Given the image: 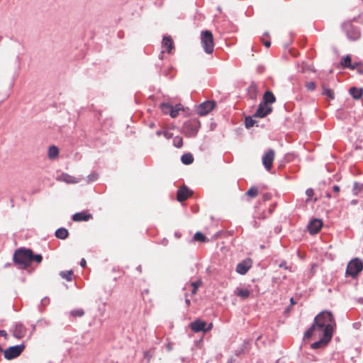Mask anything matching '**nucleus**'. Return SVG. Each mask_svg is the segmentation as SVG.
I'll return each mask as SVG.
<instances>
[{
    "label": "nucleus",
    "mask_w": 363,
    "mask_h": 363,
    "mask_svg": "<svg viewBox=\"0 0 363 363\" xmlns=\"http://www.w3.org/2000/svg\"><path fill=\"white\" fill-rule=\"evenodd\" d=\"M252 267V260L250 259H246L242 262L238 264L236 267V272L242 275L245 274L247 271Z\"/></svg>",
    "instance_id": "11"
},
{
    "label": "nucleus",
    "mask_w": 363,
    "mask_h": 363,
    "mask_svg": "<svg viewBox=\"0 0 363 363\" xmlns=\"http://www.w3.org/2000/svg\"><path fill=\"white\" fill-rule=\"evenodd\" d=\"M200 128V122L197 119H190L182 126V132L186 137H194Z\"/></svg>",
    "instance_id": "4"
},
{
    "label": "nucleus",
    "mask_w": 363,
    "mask_h": 363,
    "mask_svg": "<svg viewBox=\"0 0 363 363\" xmlns=\"http://www.w3.org/2000/svg\"><path fill=\"white\" fill-rule=\"evenodd\" d=\"M89 180H91V181H94V179H96V176L94 174L89 175Z\"/></svg>",
    "instance_id": "48"
},
{
    "label": "nucleus",
    "mask_w": 363,
    "mask_h": 363,
    "mask_svg": "<svg viewBox=\"0 0 363 363\" xmlns=\"http://www.w3.org/2000/svg\"><path fill=\"white\" fill-rule=\"evenodd\" d=\"M264 35H266V36L269 37V34H268L267 33H265V34H264Z\"/></svg>",
    "instance_id": "53"
},
{
    "label": "nucleus",
    "mask_w": 363,
    "mask_h": 363,
    "mask_svg": "<svg viewBox=\"0 0 363 363\" xmlns=\"http://www.w3.org/2000/svg\"><path fill=\"white\" fill-rule=\"evenodd\" d=\"M306 194L307 195L308 198L306 199V202H308V201L313 197L314 195V191L312 189H308L306 191Z\"/></svg>",
    "instance_id": "38"
},
{
    "label": "nucleus",
    "mask_w": 363,
    "mask_h": 363,
    "mask_svg": "<svg viewBox=\"0 0 363 363\" xmlns=\"http://www.w3.org/2000/svg\"><path fill=\"white\" fill-rule=\"evenodd\" d=\"M43 260V257L41 255H33V253L32 252V255H31V262L33 261V262H37L38 264H40Z\"/></svg>",
    "instance_id": "36"
},
{
    "label": "nucleus",
    "mask_w": 363,
    "mask_h": 363,
    "mask_svg": "<svg viewBox=\"0 0 363 363\" xmlns=\"http://www.w3.org/2000/svg\"><path fill=\"white\" fill-rule=\"evenodd\" d=\"M350 94L354 99H359L363 95V89L351 87L350 89Z\"/></svg>",
    "instance_id": "19"
},
{
    "label": "nucleus",
    "mask_w": 363,
    "mask_h": 363,
    "mask_svg": "<svg viewBox=\"0 0 363 363\" xmlns=\"http://www.w3.org/2000/svg\"><path fill=\"white\" fill-rule=\"evenodd\" d=\"M201 43L207 54H212L214 50L213 36L210 30H204L201 33Z\"/></svg>",
    "instance_id": "3"
},
{
    "label": "nucleus",
    "mask_w": 363,
    "mask_h": 363,
    "mask_svg": "<svg viewBox=\"0 0 363 363\" xmlns=\"http://www.w3.org/2000/svg\"><path fill=\"white\" fill-rule=\"evenodd\" d=\"M258 194L259 189L257 186H251L246 192V195L250 198H255Z\"/></svg>",
    "instance_id": "26"
},
{
    "label": "nucleus",
    "mask_w": 363,
    "mask_h": 363,
    "mask_svg": "<svg viewBox=\"0 0 363 363\" xmlns=\"http://www.w3.org/2000/svg\"><path fill=\"white\" fill-rule=\"evenodd\" d=\"M206 322L198 318L189 324V328L193 332L199 333L201 331L205 332V328L206 327Z\"/></svg>",
    "instance_id": "13"
},
{
    "label": "nucleus",
    "mask_w": 363,
    "mask_h": 363,
    "mask_svg": "<svg viewBox=\"0 0 363 363\" xmlns=\"http://www.w3.org/2000/svg\"><path fill=\"white\" fill-rule=\"evenodd\" d=\"M71 315L74 318L82 317L84 315V311L82 308L72 310L71 312Z\"/></svg>",
    "instance_id": "33"
},
{
    "label": "nucleus",
    "mask_w": 363,
    "mask_h": 363,
    "mask_svg": "<svg viewBox=\"0 0 363 363\" xmlns=\"http://www.w3.org/2000/svg\"><path fill=\"white\" fill-rule=\"evenodd\" d=\"M60 277L62 279H66L68 281H72V277L73 275V271L72 270H68V271H62L60 273Z\"/></svg>",
    "instance_id": "28"
},
{
    "label": "nucleus",
    "mask_w": 363,
    "mask_h": 363,
    "mask_svg": "<svg viewBox=\"0 0 363 363\" xmlns=\"http://www.w3.org/2000/svg\"><path fill=\"white\" fill-rule=\"evenodd\" d=\"M271 199V196L269 194H264L262 195V199L263 201H268Z\"/></svg>",
    "instance_id": "42"
},
{
    "label": "nucleus",
    "mask_w": 363,
    "mask_h": 363,
    "mask_svg": "<svg viewBox=\"0 0 363 363\" xmlns=\"http://www.w3.org/2000/svg\"><path fill=\"white\" fill-rule=\"evenodd\" d=\"M262 41L266 48H269L271 43L269 40H264V37L262 38Z\"/></svg>",
    "instance_id": "40"
},
{
    "label": "nucleus",
    "mask_w": 363,
    "mask_h": 363,
    "mask_svg": "<svg viewBox=\"0 0 363 363\" xmlns=\"http://www.w3.org/2000/svg\"><path fill=\"white\" fill-rule=\"evenodd\" d=\"M213 328V323H211L207 328H205V332L209 331Z\"/></svg>",
    "instance_id": "46"
},
{
    "label": "nucleus",
    "mask_w": 363,
    "mask_h": 363,
    "mask_svg": "<svg viewBox=\"0 0 363 363\" xmlns=\"http://www.w3.org/2000/svg\"><path fill=\"white\" fill-rule=\"evenodd\" d=\"M333 190L335 193H338L340 191V187L337 185H335L333 186Z\"/></svg>",
    "instance_id": "45"
},
{
    "label": "nucleus",
    "mask_w": 363,
    "mask_h": 363,
    "mask_svg": "<svg viewBox=\"0 0 363 363\" xmlns=\"http://www.w3.org/2000/svg\"><path fill=\"white\" fill-rule=\"evenodd\" d=\"M69 235L68 230L65 228H60L55 231V236L61 240L66 239Z\"/></svg>",
    "instance_id": "22"
},
{
    "label": "nucleus",
    "mask_w": 363,
    "mask_h": 363,
    "mask_svg": "<svg viewBox=\"0 0 363 363\" xmlns=\"http://www.w3.org/2000/svg\"><path fill=\"white\" fill-rule=\"evenodd\" d=\"M80 265H81L82 267H85L86 266V262L85 259L82 258V259H81Z\"/></svg>",
    "instance_id": "44"
},
{
    "label": "nucleus",
    "mask_w": 363,
    "mask_h": 363,
    "mask_svg": "<svg viewBox=\"0 0 363 363\" xmlns=\"http://www.w3.org/2000/svg\"><path fill=\"white\" fill-rule=\"evenodd\" d=\"M354 66H355V69H357L359 74H363V65L362 63H356Z\"/></svg>",
    "instance_id": "39"
},
{
    "label": "nucleus",
    "mask_w": 363,
    "mask_h": 363,
    "mask_svg": "<svg viewBox=\"0 0 363 363\" xmlns=\"http://www.w3.org/2000/svg\"><path fill=\"white\" fill-rule=\"evenodd\" d=\"M321 335L322 337L320 340L315 342L311 345V348L315 350L322 347H325L330 341L333 337L332 335H328L325 333H321Z\"/></svg>",
    "instance_id": "14"
},
{
    "label": "nucleus",
    "mask_w": 363,
    "mask_h": 363,
    "mask_svg": "<svg viewBox=\"0 0 363 363\" xmlns=\"http://www.w3.org/2000/svg\"><path fill=\"white\" fill-rule=\"evenodd\" d=\"M32 250L20 248L15 251L13 260L16 265L26 269L31 264Z\"/></svg>",
    "instance_id": "2"
},
{
    "label": "nucleus",
    "mask_w": 363,
    "mask_h": 363,
    "mask_svg": "<svg viewBox=\"0 0 363 363\" xmlns=\"http://www.w3.org/2000/svg\"><path fill=\"white\" fill-rule=\"evenodd\" d=\"M24 349V345L9 347L4 351V357L6 359H12L16 358L23 352Z\"/></svg>",
    "instance_id": "6"
},
{
    "label": "nucleus",
    "mask_w": 363,
    "mask_h": 363,
    "mask_svg": "<svg viewBox=\"0 0 363 363\" xmlns=\"http://www.w3.org/2000/svg\"><path fill=\"white\" fill-rule=\"evenodd\" d=\"M216 106L214 101H206L201 103L197 108V113L199 116H206L213 111Z\"/></svg>",
    "instance_id": "7"
},
{
    "label": "nucleus",
    "mask_w": 363,
    "mask_h": 363,
    "mask_svg": "<svg viewBox=\"0 0 363 363\" xmlns=\"http://www.w3.org/2000/svg\"><path fill=\"white\" fill-rule=\"evenodd\" d=\"M181 160L184 164H191L194 162V157L191 153H186L182 156Z\"/></svg>",
    "instance_id": "23"
},
{
    "label": "nucleus",
    "mask_w": 363,
    "mask_h": 363,
    "mask_svg": "<svg viewBox=\"0 0 363 363\" xmlns=\"http://www.w3.org/2000/svg\"><path fill=\"white\" fill-rule=\"evenodd\" d=\"M194 240L196 242H208V240L206 237L202 234L201 232H197L195 233L194 236Z\"/></svg>",
    "instance_id": "27"
},
{
    "label": "nucleus",
    "mask_w": 363,
    "mask_h": 363,
    "mask_svg": "<svg viewBox=\"0 0 363 363\" xmlns=\"http://www.w3.org/2000/svg\"><path fill=\"white\" fill-rule=\"evenodd\" d=\"M290 301H291V305H294V304H296V302H295V301H294V299L293 298H291L290 299Z\"/></svg>",
    "instance_id": "51"
},
{
    "label": "nucleus",
    "mask_w": 363,
    "mask_h": 363,
    "mask_svg": "<svg viewBox=\"0 0 363 363\" xmlns=\"http://www.w3.org/2000/svg\"><path fill=\"white\" fill-rule=\"evenodd\" d=\"M362 262L359 259L355 258L351 260L347 264L346 274L354 277L362 270Z\"/></svg>",
    "instance_id": "5"
},
{
    "label": "nucleus",
    "mask_w": 363,
    "mask_h": 363,
    "mask_svg": "<svg viewBox=\"0 0 363 363\" xmlns=\"http://www.w3.org/2000/svg\"><path fill=\"white\" fill-rule=\"evenodd\" d=\"M272 111V108L271 107L268 106L264 103H261L253 116L256 118H264L269 113H271Z\"/></svg>",
    "instance_id": "12"
},
{
    "label": "nucleus",
    "mask_w": 363,
    "mask_h": 363,
    "mask_svg": "<svg viewBox=\"0 0 363 363\" xmlns=\"http://www.w3.org/2000/svg\"><path fill=\"white\" fill-rule=\"evenodd\" d=\"M203 282L201 279H199L196 281H193L191 283V286L193 287V290L191 291L192 295H195L197 292V289L202 285Z\"/></svg>",
    "instance_id": "32"
},
{
    "label": "nucleus",
    "mask_w": 363,
    "mask_h": 363,
    "mask_svg": "<svg viewBox=\"0 0 363 363\" xmlns=\"http://www.w3.org/2000/svg\"><path fill=\"white\" fill-rule=\"evenodd\" d=\"M264 104L267 105L268 104H272L276 101V98L274 94L270 91H267L263 96Z\"/></svg>",
    "instance_id": "20"
},
{
    "label": "nucleus",
    "mask_w": 363,
    "mask_h": 363,
    "mask_svg": "<svg viewBox=\"0 0 363 363\" xmlns=\"http://www.w3.org/2000/svg\"><path fill=\"white\" fill-rule=\"evenodd\" d=\"M0 337H4L6 339H7L8 335H7L6 331L4 330H0Z\"/></svg>",
    "instance_id": "43"
},
{
    "label": "nucleus",
    "mask_w": 363,
    "mask_h": 363,
    "mask_svg": "<svg viewBox=\"0 0 363 363\" xmlns=\"http://www.w3.org/2000/svg\"><path fill=\"white\" fill-rule=\"evenodd\" d=\"M323 226V221L320 219H313L308 225V230L312 235L318 233Z\"/></svg>",
    "instance_id": "10"
},
{
    "label": "nucleus",
    "mask_w": 363,
    "mask_h": 363,
    "mask_svg": "<svg viewBox=\"0 0 363 363\" xmlns=\"http://www.w3.org/2000/svg\"><path fill=\"white\" fill-rule=\"evenodd\" d=\"M156 134H157V136H160L162 134L163 135V132L161 131V130H157L156 132Z\"/></svg>",
    "instance_id": "50"
},
{
    "label": "nucleus",
    "mask_w": 363,
    "mask_h": 363,
    "mask_svg": "<svg viewBox=\"0 0 363 363\" xmlns=\"http://www.w3.org/2000/svg\"><path fill=\"white\" fill-rule=\"evenodd\" d=\"M306 86L308 90L313 91L315 89V84L313 82H308L306 84Z\"/></svg>",
    "instance_id": "37"
},
{
    "label": "nucleus",
    "mask_w": 363,
    "mask_h": 363,
    "mask_svg": "<svg viewBox=\"0 0 363 363\" xmlns=\"http://www.w3.org/2000/svg\"><path fill=\"white\" fill-rule=\"evenodd\" d=\"M173 145L177 147L180 148L183 145V139L180 136H176L173 139Z\"/></svg>",
    "instance_id": "34"
},
{
    "label": "nucleus",
    "mask_w": 363,
    "mask_h": 363,
    "mask_svg": "<svg viewBox=\"0 0 363 363\" xmlns=\"http://www.w3.org/2000/svg\"><path fill=\"white\" fill-rule=\"evenodd\" d=\"M256 123V121H255L252 117L248 116L245 118V126L247 128L252 127Z\"/></svg>",
    "instance_id": "35"
},
{
    "label": "nucleus",
    "mask_w": 363,
    "mask_h": 363,
    "mask_svg": "<svg viewBox=\"0 0 363 363\" xmlns=\"http://www.w3.org/2000/svg\"><path fill=\"white\" fill-rule=\"evenodd\" d=\"M354 188H355V189H357L358 184H357V182H355V183L354 184Z\"/></svg>",
    "instance_id": "52"
},
{
    "label": "nucleus",
    "mask_w": 363,
    "mask_h": 363,
    "mask_svg": "<svg viewBox=\"0 0 363 363\" xmlns=\"http://www.w3.org/2000/svg\"><path fill=\"white\" fill-rule=\"evenodd\" d=\"M236 294L242 298H247L250 296V291L247 289H238Z\"/></svg>",
    "instance_id": "25"
},
{
    "label": "nucleus",
    "mask_w": 363,
    "mask_h": 363,
    "mask_svg": "<svg viewBox=\"0 0 363 363\" xmlns=\"http://www.w3.org/2000/svg\"><path fill=\"white\" fill-rule=\"evenodd\" d=\"M185 302H186V304L187 305V306H190L191 301H190V300L189 298H186L185 300Z\"/></svg>",
    "instance_id": "49"
},
{
    "label": "nucleus",
    "mask_w": 363,
    "mask_h": 363,
    "mask_svg": "<svg viewBox=\"0 0 363 363\" xmlns=\"http://www.w3.org/2000/svg\"><path fill=\"white\" fill-rule=\"evenodd\" d=\"M351 62H352V59H351L350 56L347 55L346 57H345L342 59V60L341 62V64L344 67H348V68H350L351 69H355V66L352 65L351 64Z\"/></svg>",
    "instance_id": "24"
},
{
    "label": "nucleus",
    "mask_w": 363,
    "mask_h": 363,
    "mask_svg": "<svg viewBox=\"0 0 363 363\" xmlns=\"http://www.w3.org/2000/svg\"><path fill=\"white\" fill-rule=\"evenodd\" d=\"M59 155V149L55 145H52L49 147L48 152V157L50 160L56 159Z\"/></svg>",
    "instance_id": "21"
},
{
    "label": "nucleus",
    "mask_w": 363,
    "mask_h": 363,
    "mask_svg": "<svg viewBox=\"0 0 363 363\" xmlns=\"http://www.w3.org/2000/svg\"><path fill=\"white\" fill-rule=\"evenodd\" d=\"M92 218V215L86 211L76 213L72 216V220L75 222L87 221Z\"/></svg>",
    "instance_id": "17"
},
{
    "label": "nucleus",
    "mask_w": 363,
    "mask_h": 363,
    "mask_svg": "<svg viewBox=\"0 0 363 363\" xmlns=\"http://www.w3.org/2000/svg\"><path fill=\"white\" fill-rule=\"evenodd\" d=\"M335 321L331 312L323 311L314 319L313 325L305 333L304 337L310 338L313 335H321V333L333 335Z\"/></svg>",
    "instance_id": "1"
},
{
    "label": "nucleus",
    "mask_w": 363,
    "mask_h": 363,
    "mask_svg": "<svg viewBox=\"0 0 363 363\" xmlns=\"http://www.w3.org/2000/svg\"><path fill=\"white\" fill-rule=\"evenodd\" d=\"M162 47L167 49L168 53L171 52L174 48L173 40L170 36H164L162 40Z\"/></svg>",
    "instance_id": "18"
},
{
    "label": "nucleus",
    "mask_w": 363,
    "mask_h": 363,
    "mask_svg": "<svg viewBox=\"0 0 363 363\" xmlns=\"http://www.w3.org/2000/svg\"><path fill=\"white\" fill-rule=\"evenodd\" d=\"M26 334V328L21 323H17L13 329V335L18 339L23 338Z\"/></svg>",
    "instance_id": "16"
},
{
    "label": "nucleus",
    "mask_w": 363,
    "mask_h": 363,
    "mask_svg": "<svg viewBox=\"0 0 363 363\" xmlns=\"http://www.w3.org/2000/svg\"><path fill=\"white\" fill-rule=\"evenodd\" d=\"M163 135L167 139H169L172 137V134L170 133L168 130L163 131Z\"/></svg>",
    "instance_id": "41"
},
{
    "label": "nucleus",
    "mask_w": 363,
    "mask_h": 363,
    "mask_svg": "<svg viewBox=\"0 0 363 363\" xmlns=\"http://www.w3.org/2000/svg\"><path fill=\"white\" fill-rule=\"evenodd\" d=\"M250 91H252L253 92L255 93L256 91H257L256 86L255 85H251L250 86Z\"/></svg>",
    "instance_id": "47"
},
{
    "label": "nucleus",
    "mask_w": 363,
    "mask_h": 363,
    "mask_svg": "<svg viewBox=\"0 0 363 363\" xmlns=\"http://www.w3.org/2000/svg\"><path fill=\"white\" fill-rule=\"evenodd\" d=\"M182 110H183L182 104H177L175 106H173L170 116L172 118H176L179 115V112Z\"/></svg>",
    "instance_id": "31"
},
{
    "label": "nucleus",
    "mask_w": 363,
    "mask_h": 363,
    "mask_svg": "<svg viewBox=\"0 0 363 363\" xmlns=\"http://www.w3.org/2000/svg\"><path fill=\"white\" fill-rule=\"evenodd\" d=\"M57 181L64 182L67 184H77L80 182V179L76 178L74 176L69 175L67 173H62L57 178Z\"/></svg>",
    "instance_id": "15"
},
{
    "label": "nucleus",
    "mask_w": 363,
    "mask_h": 363,
    "mask_svg": "<svg viewBox=\"0 0 363 363\" xmlns=\"http://www.w3.org/2000/svg\"><path fill=\"white\" fill-rule=\"evenodd\" d=\"M193 194V191L187 188L186 186H183L177 191V199L179 202L186 201Z\"/></svg>",
    "instance_id": "9"
},
{
    "label": "nucleus",
    "mask_w": 363,
    "mask_h": 363,
    "mask_svg": "<svg viewBox=\"0 0 363 363\" xmlns=\"http://www.w3.org/2000/svg\"><path fill=\"white\" fill-rule=\"evenodd\" d=\"M275 152L273 150H269L262 157V164L267 171H270L274 160Z\"/></svg>",
    "instance_id": "8"
},
{
    "label": "nucleus",
    "mask_w": 363,
    "mask_h": 363,
    "mask_svg": "<svg viewBox=\"0 0 363 363\" xmlns=\"http://www.w3.org/2000/svg\"><path fill=\"white\" fill-rule=\"evenodd\" d=\"M323 94L327 96L330 100H333L335 98L334 91L332 89L325 87L324 85L323 86Z\"/></svg>",
    "instance_id": "29"
},
{
    "label": "nucleus",
    "mask_w": 363,
    "mask_h": 363,
    "mask_svg": "<svg viewBox=\"0 0 363 363\" xmlns=\"http://www.w3.org/2000/svg\"><path fill=\"white\" fill-rule=\"evenodd\" d=\"M161 109L164 114H171L173 106L169 104L163 103L160 105Z\"/></svg>",
    "instance_id": "30"
}]
</instances>
